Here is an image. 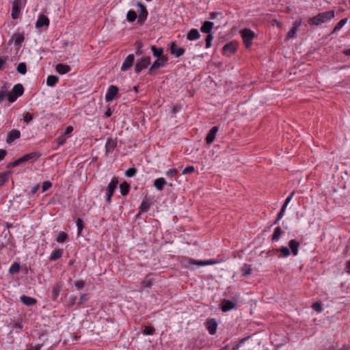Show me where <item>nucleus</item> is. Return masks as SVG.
I'll use <instances>...</instances> for the list:
<instances>
[{
    "label": "nucleus",
    "mask_w": 350,
    "mask_h": 350,
    "mask_svg": "<svg viewBox=\"0 0 350 350\" xmlns=\"http://www.w3.org/2000/svg\"><path fill=\"white\" fill-rule=\"evenodd\" d=\"M17 96L14 94L12 92H9V94L8 95L7 99L10 103H14L17 99Z\"/></svg>",
    "instance_id": "obj_59"
},
{
    "label": "nucleus",
    "mask_w": 350,
    "mask_h": 350,
    "mask_svg": "<svg viewBox=\"0 0 350 350\" xmlns=\"http://www.w3.org/2000/svg\"><path fill=\"white\" fill-rule=\"evenodd\" d=\"M85 284V281L81 280L75 282V284H74L76 289L78 291L81 290L84 287Z\"/></svg>",
    "instance_id": "obj_48"
},
{
    "label": "nucleus",
    "mask_w": 350,
    "mask_h": 350,
    "mask_svg": "<svg viewBox=\"0 0 350 350\" xmlns=\"http://www.w3.org/2000/svg\"><path fill=\"white\" fill-rule=\"evenodd\" d=\"M200 37L198 29H192L187 34V39L189 40H196Z\"/></svg>",
    "instance_id": "obj_24"
},
{
    "label": "nucleus",
    "mask_w": 350,
    "mask_h": 350,
    "mask_svg": "<svg viewBox=\"0 0 350 350\" xmlns=\"http://www.w3.org/2000/svg\"><path fill=\"white\" fill-rule=\"evenodd\" d=\"M59 78L55 75H49L46 79V85L50 87H53L58 82Z\"/></svg>",
    "instance_id": "obj_31"
},
{
    "label": "nucleus",
    "mask_w": 350,
    "mask_h": 350,
    "mask_svg": "<svg viewBox=\"0 0 350 350\" xmlns=\"http://www.w3.org/2000/svg\"><path fill=\"white\" fill-rule=\"evenodd\" d=\"M170 50V53L176 57H180L185 52V50L182 47L178 46L175 42H171Z\"/></svg>",
    "instance_id": "obj_8"
},
{
    "label": "nucleus",
    "mask_w": 350,
    "mask_h": 350,
    "mask_svg": "<svg viewBox=\"0 0 350 350\" xmlns=\"http://www.w3.org/2000/svg\"><path fill=\"white\" fill-rule=\"evenodd\" d=\"M56 141L59 146H62L66 142V138L64 137V135H62V136L57 137Z\"/></svg>",
    "instance_id": "obj_61"
},
{
    "label": "nucleus",
    "mask_w": 350,
    "mask_h": 350,
    "mask_svg": "<svg viewBox=\"0 0 350 350\" xmlns=\"http://www.w3.org/2000/svg\"><path fill=\"white\" fill-rule=\"evenodd\" d=\"M217 263H219V261L215 260H198L194 259H190L189 260V265H196L199 266L212 265Z\"/></svg>",
    "instance_id": "obj_13"
},
{
    "label": "nucleus",
    "mask_w": 350,
    "mask_h": 350,
    "mask_svg": "<svg viewBox=\"0 0 350 350\" xmlns=\"http://www.w3.org/2000/svg\"><path fill=\"white\" fill-rule=\"evenodd\" d=\"M16 69L20 74L25 75L27 72V65L24 62L19 63Z\"/></svg>",
    "instance_id": "obj_40"
},
{
    "label": "nucleus",
    "mask_w": 350,
    "mask_h": 350,
    "mask_svg": "<svg viewBox=\"0 0 350 350\" xmlns=\"http://www.w3.org/2000/svg\"><path fill=\"white\" fill-rule=\"evenodd\" d=\"M278 251L282 254V257L286 258L291 254V252L287 247H281L278 249Z\"/></svg>",
    "instance_id": "obj_46"
},
{
    "label": "nucleus",
    "mask_w": 350,
    "mask_h": 350,
    "mask_svg": "<svg viewBox=\"0 0 350 350\" xmlns=\"http://www.w3.org/2000/svg\"><path fill=\"white\" fill-rule=\"evenodd\" d=\"M241 272L244 276L250 275L252 272L250 265L247 264H244L241 268Z\"/></svg>",
    "instance_id": "obj_39"
},
{
    "label": "nucleus",
    "mask_w": 350,
    "mask_h": 350,
    "mask_svg": "<svg viewBox=\"0 0 350 350\" xmlns=\"http://www.w3.org/2000/svg\"><path fill=\"white\" fill-rule=\"evenodd\" d=\"M236 308V304L228 299H223L221 303V309L226 312Z\"/></svg>",
    "instance_id": "obj_14"
},
{
    "label": "nucleus",
    "mask_w": 350,
    "mask_h": 350,
    "mask_svg": "<svg viewBox=\"0 0 350 350\" xmlns=\"http://www.w3.org/2000/svg\"><path fill=\"white\" fill-rule=\"evenodd\" d=\"M23 163H24V161H23V157H21L18 158V159H16L13 162L9 163L8 164L7 167H14L19 165L20 164H21Z\"/></svg>",
    "instance_id": "obj_44"
},
{
    "label": "nucleus",
    "mask_w": 350,
    "mask_h": 350,
    "mask_svg": "<svg viewBox=\"0 0 350 350\" xmlns=\"http://www.w3.org/2000/svg\"><path fill=\"white\" fill-rule=\"evenodd\" d=\"M8 94H9V91L1 90L0 91V102H2L5 98H7Z\"/></svg>",
    "instance_id": "obj_57"
},
{
    "label": "nucleus",
    "mask_w": 350,
    "mask_h": 350,
    "mask_svg": "<svg viewBox=\"0 0 350 350\" xmlns=\"http://www.w3.org/2000/svg\"><path fill=\"white\" fill-rule=\"evenodd\" d=\"M33 120V115L30 113H27L24 116V121L28 123Z\"/></svg>",
    "instance_id": "obj_62"
},
{
    "label": "nucleus",
    "mask_w": 350,
    "mask_h": 350,
    "mask_svg": "<svg viewBox=\"0 0 350 350\" xmlns=\"http://www.w3.org/2000/svg\"><path fill=\"white\" fill-rule=\"evenodd\" d=\"M21 301L28 306H33L36 303V299L27 295H22L20 297Z\"/></svg>",
    "instance_id": "obj_22"
},
{
    "label": "nucleus",
    "mask_w": 350,
    "mask_h": 350,
    "mask_svg": "<svg viewBox=\"0 0 350 350\" xmlns=\"http://www.w3.org/2000/svg\"><path fill=\"white\" fill-rule=\"evenodd\" d=\"M247 338L248 337L242 338L238 344H237L232 348V350H239V348L241 347L242 344H243L247 340Z\"/></svg>",
    "instance_id": "obj_55"
},
{
    "label": "nucleus",
    "mask_w": 350,
    "mask_h": 350,
    "mask_svg": "<svg viewBox=\"0 0 350 350\" xmlns=\"http://www.w3.org/2000/svg\"><path fill=\"white\" fill-rule=\"evenodd\" d=\"M299 243L295 239H291L288 242V246L291 249L292 254L297 256L299 252Z\"/></svg>",
    "instance_id": "obj_21"
},
{
    "label": "nucleus",
    "mask_w": 350,
    "mask_h": 350,
    "mask_svg": "<svg viewBox=\"0 0 350 350\" xmlns=\"http://www.w3.org/2000/svg\"><path fill=\"white\" fill-rule=\"evenodd\" d=\"M155 329L154 327L150 326H145L143 333L144 335H153L154 334Z\"/></svg>",
    "instance_id": "obj_47"
},
{
    "label": "nucleus",
    "mask_w": 350,
    "mask_h": 350,
    "mask_svg": "<svg viewBox=\"0 0 350 350\" xmlns=\"http://www.w3.org/2000/svg\"><path fill=\"white\" fill-rule=\"evenodd\" d=\"M20 271V265L18 262H14L9 269V273L10 274H15L18 273Z\"/></svg>",
    "instance_id": "obj_37"
},
{
    "label": "nucleus",
    "mask_w": 350,
    "mask_h": 350,
    "mask_svg": "<svg viewBox=\"0 0 350 350\" xmlns=\"http://www.w3.org/2000/svg\"><path fill=\"white\" fill-rule=\"evenodd\" d=\"M137 5L139 8V14L138 16V23L140 24H143L144 22L147 19L148 12L146 9V7L142 4L141 2H138Z\"/></svg>",
    "instance_id": "obj_6"
},
{
    "label": "nucleus",
    "mask_w": 350,
    "mask_h": 350,
    "mask_svg": "<svg viewBox=\"0 0 350 350\" xmlns=\"http://www.w3.org/2000/svg\"><path fill=\"white\" fill-rule=\"evenodd\" d=\"M205 327L211 335H214L217 332V323L215 319H211L206 321Z\"/></svg>",
    "instance_id": "obj_10"
},
{
    "label": "nucleus",
    "mask_w": 350,
    "mask_h": 350,
    "mask_svg": "<svg viewBox=\"0 0 350 350\" xmlns=\"http://www.w3.org/2000/svg\"><path fill=\"white\" fill-rule=\"evenodd\" d=\"M219 131V126H215L211 129L206 137V142L207 144H211L213 142L215 139L217 133Z\"/></svg>",
    "instance_id": "obj_16"
},
{
    "label": "nucleus",
    "mask_w": 350,
    "mask_h": 350,
    "mask_svg": "<svg viewBox=\"0 0 350 350\" xmlns=\"http://www.w3.org/2000/svg\"><path fill=\"white\" fill-rule=\"evenodd\" d=\"M154 282V279L150 278L149 275H147L146 278L141 282L142 288H151Z\"/></svg>",
    "instance_id": "obj_30"
},
{
    "label": "nucleus",
    "mask_w": 350,
    "mask_h": 350,
    "mask_svg": "<svg viewBox=\"0 0 350 350\" xmlns=\"http://www.w3.org/2000/svg\"><path fill=\"white\" fill-rule=\"evenodd\" d=\"M166 181L163 178H158L154 181V186L159 191H162L165 185H166Z\"/></svg>",
    "instance_id": "obj_26"
},
{
    "label": "nucleus",
    "mask_w": 350,
    "mask_h": 350,
    "mask_svg": "<svg viewBox=\"0 0 350 350\" xmlns=\"http://www.w3.org/2000/svg\"><path fill=\"white\" fill-rule=\"evenodd\" d=\"M8 57H0V70H2L6 64Z\"/></svg>",
    "instance_id": "obj_60"
},
{
    "label": "nucleus",
    "mask_w": 350,
    "mask_h": 350,
    "mask_svg": "<svg viewBox=\"0 0 350 350\" xmlns=\"http://www.w3.org/2000/svg\"><path fill=\"white\" fill-rule=\"evenodd\" d=\"M49 25V18L44 14L40 15L36 22V28H41L42 27H48Z\"/></svg>",
    "instance_id": "obj_15"
},
{
    "label": "nucleus",
    "mask_w": 350,
    "mask_h": 350,
    "mask_svg": "<svg viewBox=\"0 0 350 350\" xmlns=\"http://www.w3.org/2000/svg\"><path fill=\"white\" fill-rule=\"evenodd\" d=\"M301 25V21H296L293 23V26L291 28V29L288 32L287 38L288 39L294 38L295 37V35L297 34V31H299Z\"/></svg>",
    "instance_id": "obj_18"
},
{
    "label": "nucleus",
    "mask_w": 350,
    "mask_h": 350,
    "mask_svg": "<svg viewBox=\"0 0 350 350\" xmlns=\"http://www.w3.org/2000/svg\"><path fill=\"white\" fill-rule=\"evenodd\" d=\"M167 61V58L165 56L161 57V58L154 61L148 70V74L150 75H154L159 68L163 67L165 65Z\"/></svg>",
    "instance_id": "obj_4"
},
{
    "label": "nucleus",
    "mask_w": 350,
    "mask_h": 350,
    "mask_svg": "<svg viewBox=\"0 0 350 350\" xmlns=\"http://www.w3.org/2000/svg\"><path fill=\"white\" fill-rule=\"evenodd\" d=\"M60 293V287L58 285L53 286L52 290V298L55 300Z\"/></svg>",
    "instance_id": "obj_45"
},
{
    "label": "nucleus",
    "mask_w": 350,
    "mask_h": 350,
    "mask_svg": "<svg viewBox=\"0 0 350 350\" xmlns=\"http://www.w3.org/2000/svg\"><path fill=\"white\" fill-rule=\"evenodd\" d=\"M117 146V142L112 138H108L105 144V152L106 154L112 152Z\"/></svg>",
    "instance_id": "obj_19"
},
{
    "label": "nucleus",
    "mask_w": 350,
    "mask_h": 350,
    "mask_svg": "<svg viewBox=\"0 0 350 350\" xmlns=\"http://www.w3.org/2000/svg\"><path fill=\"white\" fill-rule=\"evenodd\" d=\"M135 53L137 55H141L142 54V44L141 42H135Z\"/></svg>",
    "instance_id": "obj_49"
},
{
    "label": "nucleus",
    "mask_w": 350,
    "mask_h": 350,
    "mask_svg": "<svg viewBox=\"0 0 350 350\" xmlns=\"http://www.w3.org/2000/svg\"><path fill=\"white\" fill-rule=\"evenodd\" d=\"M40 156L41 154L39 152L35 151L26 154L22 157L24 162L33 163L34 161H37L40 157Z\"/></svg>",
    "instance_id": "obj_12"
},
{
    "label": "nucleus",
    "mask_w": 350,
    "mask_h": 350,
    "mask_svg": "<svg viewBox=\"0 0 350 350\" xmlns=\"http://www.w3.org/2000/svg\"><path fill=\"white\" fill-rule=\"evenodd\" d=\"M347 18H343L340 20L338 24L335 26L332 31L331 32V34L334 33L335 32L339 31L340 29L342 28V27L347 23Z\"/></svg>",
    "instance_id": "obj_35"
},
{
    "label": "nucleus",
    "mask_w": 350,
    "mask_h": 350,
    "mask_svg": "<svg viewBox=\"0 0 350 350\" xmlns=\"http://www.w3.org/2000/svg\"><path fill=\"white\" fill-rule=\"evenodd\" d=\"M21 0H14L12 5V18L17 19L21 15Z\"/></svg>",
    "instance_id": "obj_7"
},
{
    "label": "nucleus",
    "mask_w": 350,
    "mask_h": 350,
    "mask_svg": "<svg viewBox=\"0 0 350 350\" xmlns=\"http://www.w3.org/2000/svg\"><path fill=\"white\" fill-rule=\"evenodd\" d=\"M335 12L334 10L323 12L318 14L317 15L310 18L308 23L311 25H319L322 23H327L334 18Z\"/></svg>",
    "instance_id": "obj_1"
},
{
    "label": "nucleus",
    "mask_w": 350,
    "mask_h": 350,
    "mask_svg": "<svg viewBox=\"0 0 350 350\" xmlns=\"http://www.w3.org/2000/svg\"><path fill=\"white\" fill-rule=\"evenodd\" d=\"M213 23L211 21H205L202 25L200 30L202 33H209L213 27Z\"/></svg>",
    "instance_id": "obj_25"
},
{
    "label": "nucleus",
    "mask_w": 350,
    "mask_h": 350,
    "mask_svg": "<svg viewBox=\"0 0 350 350\" xmlns=\"http://www.w3.org/2000/svg\"><path fill=\"white\" fill-rule=\"evenodd\" d=\"M137 14L134 10H131L128 11V12L126 14V20L129 22H130V23L134 22L135 21V19L137 18Z\"/></svg>",
    "instance_id": "obj_36"
},
{
    "label": "nucleus",
    "mask_w": 350,
    "mask_h": 350,
    "mask_svg": "<svg viewBox=\"0 0 350 350\" xmlns=\"http://www.w3.org/2000/svg\"><path fill=\"white\" fill-rule=\"evenodd\" d=\"M178 172V170L176 169H170L166 172V174L171 178L175 177L176 174Z\"/></svg>",
    "instance_id": "obj_58"
},
{
    "label": "nucleus",
    "mask_w": 350,
    "mask_h": 350,
    "mask_svg": "<svg viewBox=\"0 0 350 350\" xmlns=\"http://www.w3.org/2000/svg\"><path fill=\"white\" fill-rule=\"evenodd\" d=\"M76 224L77 226V235L78 237L80 236V234L82 232V230L83 229V220L81 218H78L76 221Z\"/></svg>",
    "instance_id": "obj_41"
},
{
    "label": "nucleus",
    "mask_w": 350,
    "mask_h": 350,
    "mask_svg": "<svg viewBox=\"0 0 350 350\" xmlns=\"http://www.w3.org/2000/svg\"><path fill=\"white\" fill-rule=\"evenodd\" d=\"M90 297L88 295V294H83L81 295L80 298H79V301L78 303L79 305H81L82 304H83L84 302L87 301L88 299H89Z\"/></svg>",
    "instance_id": "obj_54"
},
{
    "label": "nucleus",
    "mask_w": 350,
    "mask_h": 350,
    "mask_svg": "<svg viewBox=\"0 0 350 350\" xmlns=\"http://www.w3.org/2000/svg\"><path fill=\"white\" fill-rule=\"evenodd\" d=\"M120 190L122 196H126L130 190V185L126 181L122 183L120 185Z\"/></svg>",
    "instance_id": "obj_29"
},
{
    "label": "nucleus",
    "mask_w": 350,
    "mask_h": 350,
    "mask_svg": "<svg viewBox=\"0 0 350 350\" xmlns=\"http://www.w3.org/2000/svg\"><path fill=\"white\" fill-rule=\"evenodd\" d=\"M213 40V36L211 34H208L206 38V48H209L211 46Z\"/></svg>",
    "instance_id": "obj_56"
},
{
    "label": "nucleus",
    "mask_w": 350,
    "mask_h": 350,
    "mask_svg": "<svg viewBox=\"0 0 350 350\" xmlns=\"http://www.w3.org/2000/svg\"><path fill=\"white\" fill-rule=\"evenodd\" d=\"M21 137V132L18 130L13 129L10 131L7 136L6 142L8 144H12L16 139H19Z\"/></svg>",
    "instance_id": "obj_17"
},
{
    "label": "nucleus",
    "mask_w": 350,
    "mask_h": 350,
    "mask_svg": "<svg viewBox=\"0 0 350 350\" xmlns=\"http://www.w3.org/2000/svg\"><path fill=\"white\" fill-rule=\"evenodd\" d=\"M63 252H64V251L62 249L57 248V249L54 250L51 252V254L49 256V260L55 261V260L59 259V258L62 257Z\"/></svg>",
    "instance_id": "obj_23"
},
{
    "label": "nucleus",
    "mask_w": 350,
    "mask_h": 350,
    "mask_svg": "<svg viewBox=\"0 0 350 350\" xmlns=\"http://www.w3.org/2000/svg\"><path fill=\"white\" fill-rule=\"evenodd\" d=\"M13 94H15L17 97L22 96L24 93V88L22 84L17 83L14 85L12 88Z\"/></svg>",
    "instance_id": "obj_27"
},
{
    "label": "nucleus",
    "mask_w": 350,
    "mask_h": 350,
    "mask_svg": "<svg viewBox=\"0 0 350 350\" xmlns=\"http://www.w3.org/2000/svg\"><path fill=\"white\" fill-rule=\"evenodd\" d=\"M55 70L60 75H64L71 70V68L66 64H58L55 66Z\"/></svg>",
    "instance_id": "obj_20"
},
{
    "label": "nucleus",
    "mask_w": 350,
    "mask_h": 350,
    "mask_svg": "<svg viewBox=\"0 0 350 350\" xmlns=\"http://www.w3.org/2000/svg\"><path fill=\"white\" fill-rule=\"evenodd\" d=\"M118 185V180L117 178L113 177L108 186L106 188L105 200L107 204H110L111 202V198L113 195L115 190L116 189Z\"/></svg>",
    "instance_id": "obj_2"
},
{
    "label": "nucleus",
    "mask_w": 350,
    "mask_h": 350,
    "mask_svg": "<svg viewBox=\"0 0 350 350\" xmlns=\"http://www.w3.org/2000/svg\"><path fill=\"white\" fill-rule=\"evenodd\" d=\"M151 63L150 57H146L138 59L135 65V72L139 74L142 70L146 68Z\"/></svg>",
    "instance_id": "obj_5"
},
{
    "label": "nucleus",
    "mask_w": 350,
    "mask_h": 350,
    "mask_svg": "<svg viewBox=\"0 0 350 350\" xmlns=\"http://www.w3.org/2000/svg\"><path fill=\"white\" fill-rule=\"evenodd\" d=\"M286 208L285 207V206H282L281 210L280 211V212L278 214V217H277L276 220L274 222V224H275L278 221H280L282 218V217L284 216V214Z\"/></svg>",
    "instance_id": "obj_52"
},
{
    "label": "nucleus",
    "mask_w": 350,
    "mask_h": 350,
    "mask_svg": "<svg viewBox=\"0 0 350 350\" xmlns=\"http://www.w3.org/2000/svg\"><path fill=\"white\" fill-rule=\"evenodd\" d=\"M150 208V204L146 201H142L139 206V213L148 212Z\"/></svg>",
    "instance_id": "obj_38"
},
{
    "label": "nucleus",
    "mask_w": 350,
    "mask_h": 350,
    "mask_svg": "<svg viewBox=\"0 0 350 350\" xmlns=\"http://www.w3.org/2000/svg\"><path fill=\"white\" fill-rule=\"evenodd\" d=\"M76 300H77V297L76 296H71L70 297L68 306L69 307H72V306L75 305V304L76 302Z\"/></svg>",
    "instance_id": "obj_63"
},
{
    "label": "nucleus",
    "mask_w": 350,
    "mask_h": 350,
    "mask_svg": "<svg viewBox=\"0 0 350 350\" xmlns=\"http://www.w3.org/2000/svg\"><path fill=\"white\" fill-rule=\"evenodd\" d=\"M51 187H52V183L50 181L46 180V181L43 182L42 186V192L44 193V192L46 191Z\"/></svg>",
    "instance_id": "obj_50"
},
{
    "label": "nucleus",
    "mask_w": 350,
    "mask_h": 350,
    "mask_svg": "<svg viewBox=\"0 0 350 350\" xmlns=\"http://www.w3.org/2000/svg\"><path fill=\"white\" fill-rule=\"evenodd\" d=\"M10 174V171L0 173V187L3 185L8 180L9 175Z\"/></svg>",
    "instance_id": "obj_34"
},
{
    "label": "nucleus",
    "mask_w": 350,
    "mask_h": 350,
    "mask_svg": "<svg viewBox=\"0 0 350 350\" xmlns=\"http://www.w3.org/2000/svg\"><path fill=\"white\" fill-rule=\"evenodd\" d=\"M118 88L116 85H110L107 91L105 94V100L107 102H110L113 100L115 96L118 93Z\"/></svg>",
    "instance_id": "obj_9"
},
{
    "label": "nucleus",
    "mask_w": 350,
    "mask_h": 350,
    "mask_svg": "<svg viewBox=\"0 0 350 350\" xmlns=\"http://www.w3.org/2000/svg\"><path fill=\"white\" fill-rule=\"evenodd\" d=\"M151 50L153 55L159 59L163 57V49L162 48H157L154 45L151 46Z\"/></svg>",
    "instance_id": "obj_33"
},
{
    "label": "nucleus",
    "mask_w": 350,
    "mask_h": 350,
    "mask_svg": "<svg viewBox=\"0 0 350 350\" xmlns=\"http://www.w3.org/2000/svg\"><path fill=\"white\" fill-rule=\"evenodd\" d=\"M312 308L317 312L323 310L322 304L319 302H315L312 305Z\"/></svg>",
    "instance_id": "obj_51"
},
{
    "label": "nucleus",
    "mask_w": 350,
    "mask_h": 350,
    "mask_svg": "<svg viewBox=\"0 0 350 350\" xmlns=\"http://www.w3.org/2000/svg\"><path fill=\"white\" fill-rule=\"evenodd\" d=\"M135 61V56L133 54L129 55L123 62V64L121 66L122 71H126L130 68L132 67Z\"/></svg>",
    "instance_id": "obj_11"
},
{
    "label": "nucleus",
    "mask_w": 350,
    "mask_h": 350,
    "mask_svg": "<svg viewBox=\"0 0 350 350\" xmlns=\"http://www.w3.org/2000/svg\"><path fill=\"white\" fill-rule=\"evenodd\" d=\"M195 171V168L193 166H188L187 167H185L183 172H182V174H184V175H186V174H192L193 172H194Z\"/></svg>",
    "instance_id": "obj_53"
},
{
    "label": "nucleus",
    "mask_w": 350,
    "mask_h": 350,
    "mask_svg": "<svg viewBox=\"0 0 350 350\" xmlns=\"http://www.w3.org/2000/svg\"><path fill=\"white\" fill-rule=\"evenodd\" d=\"M68 239V234L64 232H61L56 237V241L58 243H64Z\"/></svg>",
    "instance_id": "obj_42"
},
{
    "label": "nucleus",
    "mask_w": 350,
    "mask_h": 350,
    "mask_svg": "<svg viewBox=\"0 0 350 350\" xmlns=\"http://www.w3.org/2000/svg\"><path fill=\"white\" fill-rule=\"evenodd\" d=\"M283 233L280 227H277L275 228L273 233L272 234L271 240L272 241H277L279 240L280 236Z\"/></svg>",
    "instance_id": "obj_32"
},
{
    "label": "nucleus",
    "mask_w": 350,
    "mask_h": 350,
    "mask_svg": "<svg viewBox=\"0 0 350 350\" xmlns=\"http://www.w3.org/2000/svg\"><path fill=\"white\" fill-rule=\"evenodd\" d=\"M42 347V344H38V345H37L36 346L31 345L30 348L29 349H27V350H40Z\"/></svg>",
    "instance_id": "obj_64"
},
{
    "label": "nucleus",
    "mask_w": 350,
    "mask_h": 350,
    "mask_svg": "<svg viewBox=\"0 0 350 350\" xmlns=\"http://www.w3.org/2000/svg\"><path fill=\"white\" fill-rule=\"evenodd\" d=\"M137 173V169L135 167H130L126 170L124 172V175L126 177L131 178L133 177Z\"/></svg>",
    "instance_id": "obj_43"
},
{
    "label": "nucleus",
    "mask_w": 350,
    "mask_h": 350,
    "mask_svg": "<svg viewBox=\"0 0 350 350\" xmlns=\"http://www.w3.org/2000/svg\"><path fill=\"white\" fill-rule=\"evenodd\" d=\"M237 50L235 44L232 42L226 44L223 47L224 53H229L230 54L234 53Z\"/></svg>",
    "instance_id": "obj_28"
},
{
    "label": "nucleus",
    "mask_w": 350,
    "mask_h": 350,
    "mask_svg": "<svg viewBox=\"0 0 350 350\" xmlns=\"http://www.w3.org/2000/svg\"><path fill=\"white\" fill-rule=\"evenodd\" d=\"M241 35L246 48H249L255 37V33L250 29H244L241 31Z\"/></svg>",
    "instance_id": "obj_3"
}]
</instances>
